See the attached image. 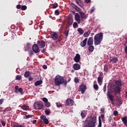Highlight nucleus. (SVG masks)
Returning a JSON list of instances; mask_svg holds the SVG:
<instances>
[{"label":"nucleus","mask_w":127,"mask_h":127,"mask_svg":"<svg viewBox=\"0 0 127 127\" xmlns=\"http://www.w3.org/2000/svg\"><path fill=\"white\" fill-rule=\"evenodd\" d=\"M18 91L19 92H20V93H21V92H22V88H19V89H18Z\"/></svg>","instance_id":"4d7b16f0"},{"label":"nucleus","mask_w":127,"mask_h":127,"mask_svg":"<svg viewBox=\"0 0 127 127\" xmlns=\"http://www.w3.org/2000/svg\"><path fill=\"white\" fill-rule=\"evenodd\" d=\"M74 82H75V83H79V79L77 78H75L74 79Z\"/></svg>","instance_id":"de8ad7c7"},{"label":"nucleus","mask_w":127,"mask_h":127,"mask_svg":"<svg viewBox=\"0 0 127 127\" xmlns=\"http://www.w3.org/2000/svg\"><path fill=\"white\" fill-rule=\"evenodd\" d=\"M114 116H118L119 115V112L117 111H115L113 113Z\"/></svg>","instance_id":"79ce46f5"},{"label":"nucleus","mask_w":127,"mask_h":127,"mask_svg":"<svg viewBox=\"0 0 127 127\" xmlns=\"http://www.w3.org/2000/svg\"><path fill=\"white\" fill-rule=\"evenodd\" d=\"M125 52H127V46L125 48Z\"/></svg>","instance_id":"0e129e2a"},{"label":"nucleus","mask_w":127,"mask_h":127,"mask_svg":"<svg viewBox=\"0 0 127 127\" xmlns=\"http://www.w3.org/2000/svg\"><path fill=\"white\" fill-rule=\"evenodd\" d=\"M80 59H81V56H80V54H76L74 58V61L75 62H76V63H78L80 62Z\"/></svg>","instance_id":"9b49d317"},{"label":"nucleus","mask_w":127,"mask_h":127,"mask_svg":"<svg viewBox=\"0 0 127 127\" xmlns=\"http://www.w3.org/2000/svg\"><path fill=\"white\" fill-rule=\"evenodd\" d=\"M68 24L69 25H72L73 24V19H70L68 21Z\"/></svg>","instance_id":"c9c22d12"},{"label":"nucleus","mask_w":127,"mask_h":127,"mask_svg":"<svg viewBox=\"0 0 127 127\" xmlns=\"http://www.w3.org/2000/svg\"><path fill=\"white\" fill-rule=\"evenodd\" d=\"M82 94H84L85 93V91L87 89V87L86 85L84 84H81L79 88Z\"/></svg>","instance_id":"f8f14e48"},{"label":"nucleus","mask_w":127,"mask_h":127,"mask_svg":"<svg viewBox=\"0 0 127 127\" xmlns=\"http://www.w3.org/2000/svg\"><path fill=\"white\" fill-rule=\"evenodd\" d=\"M43 69H47V65H44L43 66Z\"/></svg>","instance_id":"13d9d810"},{"label":"nucleus","mask_w":127,"mask_h":127,"mask_svg":"<svg viewBox=\"0 0 127 127\" xmlns=\"http://www.w3.org/2000/svg\"><path fill=\"white\" fill-rule=\"evenodd\" d=\"M2 103H3V99L0 100V105H2Z\"/></svg>","instance_id":"6e6d98bb"},{"label":"nucleus","mask_w":127,"mask_h":127,"mask_svg":"<svg viewBox=\"0 0 127 127\" xmlns=\"http://www.w3.org/2000/svg\"><path fill=\"white\" fill-rule=\"evenodd\" d=\"M20 7H21V5H20V4H18V5H17L16 8H17L18 9H19V8H20Z\"/></svg>","instance_id":"864d4df0"},{"label":"nucleus","mask_w":127,"mask_h":127,"mask_svg":"<svg viewBox=\"0 0 127 127\" xmlns=\"http://www.w3.org/2000/svg\"><path fill=\"white\" fill-rule=\"evenodd\" d=\"M43 102H44V103H47L48 102V99H47V98L44 97L43 98Z\"/></svg>","instance_id":"f704fd0d"},{"label":"nucleus","mask_w":127,"mask_h":127,"mask_svg":"<svg viewBox=\"0 0 127 127\" xmlns=\"http://www.w3.org/2000/svg\"><path fill=\"white\" fill-rule=\"evenodd\" d=\"M26 8H27V7H26V5H23L21 7L22 10H25V9H26Z\"/></svg>","instance_id":"58836bf2"},{"label":"nucleus","mask_w":127,"mask_h":127,"mask_svg":"<svg viewBox=\"0 0 127 127\" xmlns=\"http://www.w3.org/2000/svg\"><path fill=\"white\" fill-rule=\"evenodd\" d=\"M93 43H94V40L93 39V37L89 38L87 41V45H88V46L93 45Z\"/></svg>","instance_id":"4468645a"},{"label":"nucleus","mask_w":127,"mask_h":127,"mask_svg":"<svg viewBox=\"0 0 127 127\" xmlns=\"http://www.w3.org/2000/svg\"><path fill=\"white\" fill-rule=\"evenodd\" d=\"M64 34H65L66 37H68V34H69V30H66L64 32Z\"/></svg>","instance_id":"72a5a7b5"},{"label":"nucleus","mask_w":127,"mask_h":127,"mask_svg":"<svg viewBox=\"0 0 127 127\" xmlns=\"http://www.w3.org/2000/svg\"><path fill=\"white\" fill-rule=\"evenodd\" d=\"M76 2L80 6H82V5H83V2L81 0H76Z\"/></svg>","instance_id":"393cba45"},{"label":"nucleus","mask_w":127,"mask_h":127,"mask_svg":"<svg viewBox=\"0 0 127 127\" xmlns=\"http://www.w3.org/2000/svg\"><path fill=\"white\" fill-rule=\"evenodd\" d=\"M46 50L45 49H43V50H42L41 52L42 53H44V52H45Z\"/></svg>","instance_id":"e2e57ef3"},{"label":"nucleus","mask_w":127,"mask_h":127,"mask_svg":"<svg viewBox=\"0 0 127 127\" xmlns=\"http://www.w3.org/2000/svg\"><path fill=\"white\" fill-rule=\"evenodd\" d=\"M32 49L35 53H39V48H38V45L37 44H34L32 46Z\"/></svg>","instance_id":"6e6552de"},{"label":"nucleus","mask_w":127,"mask_h":127,"mask_svg":"<svg viewBox=\"0 0 127 127\" xmlns=\"http://www.w3.org/2000/svg\"><path fill=\"white\" fill-rule=\"evenodd\" d=\"M119 103H120L121 104H123V100H119Z\"/></svg>","instance_id":"680f3d73"},{"label":"nucleus","mask_w":127,"mask_h":127,"mask_svg":"<svg viewBox=\"0 0 127 127\" xmlns=\"http://www.w3.org/2000/svg\"><path fill=\"white\" fill-rule=\"evenodd\" d=\"M98 84L101 86L103 84V77H98L97 79Z\"/></svg>","instance_id":"412c9836"},{"label":"nucleus","mask_w":127,"mask_h":127,"mask_svg":"<svg viewBox=\"0 0 127 127\" xmlns=\"http://www.w3.org/2000/svg\"><path fill=\"white\" fill-rule=\"evenodd\" d=\"M88 40L87 38H85L83 41L80 43V46L81 47H85L87 44V41Z\"/></svg>","instance_id":"2eb2a0df"},{"label":"nucleus","mask_w":127,"mask_h":127,"mask_svg":"<svg viewBox=\"0 0 127 127\" xmlns=\"http://www.w3.org/2000/svg\"><path fill=\"white\" fill-rule=\"evenodd\" d=\"M34 107L35 110H42V109H43V105L38 103H35Z\"/></svg>","instance_id":"423d86ee"},{"label":"nucleus","mask_w":127,"mask_h":127,"mask_svg":"<svg viewBox=\"0 0 127 127\" xmlns=\"http://www.w3.org/2000/svg\"><path fill=\"white\" fill-rule=\"evenodd\" d=\"M73 68L74 69V70H80V69L81 68V66L80 65V64H75L73 65Z\"/></svg>","instance_id":"dca6fc26"},{"label":"nucleus","mask_w":127,"mask_h":127,"mask_svg":"<svg viewBox=\"0 0 127 127\" xmlns=\"http://www.w3.org/2000/svg\"><path fill=\"white\" fill-rule=\"evenodd\" d=\"M37 43L40 48H44L45 47V42L43 40L38 41Z\"/></svg>","instance_id":"9d476101"},{"label":"nucleus","mask_w":127,"mask_h":127,"mask_svg":"<svg viewBox=\"0 0 127 127\" xmlns=\"http://www.w3.org/2000/svg\"><path fill=\"white\" fill-rule=\"evenodd\" d=\"M22 109L24 110V111H27V110H28V106L24 105L22 107Z\"/></svg>","instance_id":"473e14b6"},{"label":"nucleus","mask_w":127,"mask_h":127,"mask_svg":"<svg viewBox=\"0 0 127 127\" xmlns=\"http://www.w3.org/2000/svg\"><path fill=\"white\" fill-rule=\"evenodd\" d=\"M93 11H95V7H93L91 9V12L92 13V12H93Z\"/></svg>","instance_id":"603ef678"},{"label":"nucleus","mask_w":127,"mask_h":127,"mask_svg":"<svg viewBox=\"0 0 127 127\" xmlns=\"http://www.w3.org/2000/svg\"><path fill=\"white\" fill-rule=\"evenodd\" d=\"M45 106L47 108H49V107H50V102H46L45 103Z\"/></svg>","instance_id":"4c0bfd02"},{"label":"nucleus","mask_w":127,"mask_h":127,"mask_svg":"<svg viewBox=\"0 0 127 127\" xmlns=\"http://www.w3.org/2000/svg\"><path fill=\"white\" fill-rule=\"evenodd\" d=\"M45 113L46 114V115H47V116H49V114H50V111L48 110H46L45 111Z\"/></svg>","instance_id":"a19ab883"},{"label":"nucleus","mask_w":127,"mask_h":127,"mask_svg":"<svg viewBox=\"0 0 127 127\" xmlns=\"http://www.w3.org/2000/svg\"><path fill=\"white\" fill-rule=\"evenodd\" d=\"M40 119H42L45 125H48V124H49V121L46 118V116L44 115L41 116Z\"/></svg>","instance_id":"1a4fd4ad"},{"label":"nucleus","mask_w":127,"mask_h":127,"mask_svg":"<svg viewBox=\"0 0 127 127\" xmlns=\"http://www.w3.org/2000/svg\"><path fill=\"white\" fill-rule=\"evenodd\" d=\"M51 37L54 40H57L58 39V34L56 32H53L51 33Z\"/></svg>","instance_id":"ddd939ff"},{"label":"nucleus","mask_w":127,"mask_h":127,"mask_svg":"<svg viewBox=\"0 0 127 127\" xmlns=\"http://www.w3.org/2000/svg\"><path fill=\"white\" fill-rule=\"evenodd\" d=\"M29 118H30V116H29V115H26L25 117H24V119H29Z\"/></svg>","instance_id":"5fc2aeb1"},{"label":"nucleus","mask_w":127,"mask_h":127,"mask_svg":"<svg viewBox=\"0 0 127 127\" xmlns=\"http://www.w3.org/2000/svg\"><path fill=\"white\" fill-rule=\"evenodd\" d=\"M67 84L64 80V77L61 75H57L55 78V84L56 86H60L62 84Z\"/></svg>","instance_id":"f03ea898"},{"label":"nucleus","mask_w":127,"mask_h":127,"mask_svg":"<svg viewBox=\"0 0 127 127\" xmlns=\"http://www.w3.org/2000/svg\"><path fill=\"white\" fill-rule=\"evenodd\" d=\"M116 86H118V87H122V82L120 81H116Z\"/></svg>","instance_id":"c756f323"},{"label":"nucleus","mask_w":127,"mask_h":127,"mask_svg":"<svg viewBox=\"0 0 127 127\" xmlns=\"http://www.w3.org/2000/svg\"><path fill=\"white\" fill-rule=\"evenodd\" d=\"M36 123V120H34L33 121V124H35Z\"/></svg>","instance_id":"774afa93"},{"label":"nucleus","mask_w":127,"mask_h":127,"mask_svg":"<svg viewBox=\"0 0 127 127\" xmlns=\"http://www.w3.org/2000/svg\"><path fill=\"white\" fill-rule=\"evenodd\" d=\"M103 40V33L97 34L94 36V45H100Z\"/></svg>","instance_id":"7ed1b4c3"},{"label":"nucleus","mask_w":127,"mask_h":127,"mask_svg":"<svg viewBox=\"0 0 127 127\" xmlns=\"http://www.w3.org/2000/svg\"><path fill=\"white\" fill-rule=\"evenodd\" d=\"M101 118L102 121H104V120H105V115L102 114L101 115Z\"/></svg>","instance_id":"09e8293b"},{"label":"nucleus","mask_w":127,"mask_h":127,"mask_svg":"<svg viewBox=\"0 0 127 127\" xmlns=\"http://www.w3.org/2000/svg\"><path fill=\"white\" fill-rule=\"evenodd\" d=\"M98 127H102V120H101L100 117H99V124L98 125Z\"/></svg>","instance_id":"7c9ffc66"},{"label":"nucleus","mask_w":127,"mask_h":127,"mask_svg":"<svg viewBox=\"0 0 127 127\" xmlns=\"http://www.w3.org/2000/svg\"><path fill=\"white\" fill-rule=\"evenodd\" d=\"M106 87H107V86H106V84H105V85L104 86V87H103V91H104V92H106Z\"/></svg>","instance_id":"3c124183"},{"label":"nucleus","mask_w":127,"mask_h":127,"mask_svg":"<svg viewBox=\"0 0 127 127\" xmlns=\"http://www.w3.org/2000/svg\"><path fill=\"white\" fill-rule=\"evenodd\" d=\"M101 113H104L105 112V109L103 108L100 110Z\"/></svg>","instance_id":"052dcab7"},{"label":"nucleus","mask_w":127,"mask_h":127,"mask_svg":"<svg viewBox=\"0 0 127 127\" xmlns=\"http://www.w3.org/2000/svg\"><path fill=\"white\" fill-rule=\"evenodd\" d=\"M121 120L124 125H126V124H127V117H124L121 118Z\"/></svg>","instance_id":"4be33fe9"},{"label":"nucleus","mask_w":127,"mask_h":127,"mask_svg":"<svg viewBox=\"0 0 127 127\" xmlns=\"http://www.w3.org/2000/svg\"><path fill=\"white\" fill-rule=\"evenodd\" d=\"M42 84V80H38L35 83V86H39Z\"/></svg>","instance_id":"5701e85b"},{"label":"nucleus","mask_w":127,"mask_h":127,"mask_svg":"<svg viewBox=\"0 0 127 127\" xmlns=\"http://www.w3.org/2000/svg\"><path fill=\"white\" fill-rule=\"evenodd\" d=\"M107 97L109 98V100L113 102L114 101V96L111 94L110 92L107 93Z\"/></svg>","instance_id":"a211bd4d"},{"label":"nucleus","mask_w":127,"mask_h":127,"mask_svg":"<svg viewBox=\"0 0 127 127\" xmlns=\"http://www.w3.org/2000/svg\"><path fill=\"white\" fill-rule=\"evenodd\" d=\"M65 104L66 106H73L74 105V100L68 98L66 100Z\"/></svg>","instance_id":"0eeeda50"},{"label":"nucleus","mask_w":127,"mask_h":127,"mask_svg":"<svg viewBox=\"0 0 127 127\" xmlns=\"http://www.w3.org/2000/svg\"><path fill=\"white\" fill-rule=\"evenodd\" d=\"M108 69L109 68L108 67V65H105L104 67V71H105V72H108Z\"/></svg>","instance_id":"2f4dec72"},{"label":"nucleus","mask_w":127,"mask_h":127,"mask_svg":"<svg viewBox=\"0 0 127 127\" xmlns=\"http://www.w3.org/2000/svg\"><path fill=\"white\" fill-rule=\"evenodd\" d=\"M97 119L95 117H92L89 120H85L84 126L85 127H96Z\"/></svg>","instance_id":"f257e3e1"},{"label":"nucleus","mask_w":127,"mask_h":127,"mask_svg":"<svg viewBox=\"0 0 127 127\" xmlns=\"http://www.w3.org/2000/svg\"><path fill=\"white\" fill-rule=\"evenodd\" d=\"M15 90H18V86H16L15 87Z\"/></svg>","instance_id":"69168bd1"},{"label":"nucleus","mask_w":127,"mask_h":127,"mask_svg":"<svg viewBox=\"0 0 127 127\" xmlns=\"http://www.w3.org/2000/svg\"><path fill=\"white\" fill-rule=\"evenodd\" d=\"M121 90V87L119 86L113 84L111 85L110 91L112 93H118V94H120Z\"/></svg>","instance_id":"20e7f679"},{"label":"nucleus","mask_w":127,"mask_h":127,"mask_svg":"<svg viewBox=\"0 0 127 127\" xmlns=\"http://www.w3.org/2000/svg\"><path fill=\"white\" fill-rule=\"evenodd\" d=\"M110 61L112 63H117L118 62V58H110Z\"/></svg>","instance_id":"aec40b11"},{"label":"nucleus","mask_w":127,"mask_h":127,"mask_svg":"<svg viewBox=\"0 0 127 127\" xmlns=\"http://www.w3.org/2000/svg\"><path fill=\"white\" fill-rule=\"evenodd\" d=\"M30 74H31V73H30V72H29V71H26V72H25V74H24V77H25V78H28V77H29Z\"/></svg>","instance_id":"a878e982"},{"label":"nucleus","mask_w":127,"mask_h":127,"mask_svg":"<svg viewBox=\"0 0 127 127\" xmlns=\"http://www.w3.org/2000/svg\"><path fill=\"white\" fill-rule=\"evenodd\" d=\"M80 16L82 18V19H86L87 17H88V16L85 14V13L83 12H81L80 13Z\"/></svg>","instance_id":"f3484780"},{"label":"nucleus","mask_w":127,"mask_h":127,"mask_svg":"<svg viewBox=\"0 0 127 127\" xmlns=\"http://www.w3.org/2000/svg\"><path fill=\"white\" fill-rule=\"evenodd\" d=\"M85 2L89 3V2H91V0H85Z\"/></svg>","instance_id":"bf43d9fd"},{"label":"nucleus","mask_w":127,"mask_h":127,"mask_svg":"<svg viewBox=\"0 0 127 127\" xmlns=\"http://www.w3.org/2000/svg\"><path fill=\"white\" fill-rule=\"evenodd\" d=\"M80 116L82 119H85V118H86V113L85 112V111H84V112H81Z\"/></svg>","instance_id":"bb28decb"},{"label":"nucleus","mask_w":127,"mask_h":127,"mask_svg":"<svg viewBox=\"0 0 127 127\" xmlns=\"http://www.w3.org/2000/svg\"><path fill=\"white\" fill-rule=\"evenodd\" d=\"M77 31L79 32V33L80 34H81V35H82V34H83L84 33V30L83 29H82V28H78Z\"/></svg>","instance_id":"cd10ccee"},{"label":"nucleus","mask_w":127,"mask_h":127,"mask_svg":"<svg viewBox=\"0 0 127 127\" xmlns=\"http://www.w3.org/2000/svg\"><path fill=\"white\" fill-rule=\"evenodd\" d=\"M88 50L89 52H93L94 51V47L92 45L89 46Z\"/></svg>","instance_id":"c85d7f7f"},{"label":"nucleus","mask_w":127,"mask_h":127,"mask_svg":"<svg viewBox=\"0 0 127 127\" xmlns=\"http://www.w3.org/2000/svg\"><path fill=\"white\" fill-rule=\"evenodd\" d=\"M28 80L29 81H33V77L31 76H29Z\"/></svg>","instance_id":"a18cd8bd"},{"label":"nucleus","mask_w":127,"mask_h":127,"mask_svg":"<svg viewBox=\"0 0 127 127\" xmlns=\"http://www.w3.org/2000/svg\"><path fill=\"white\" fill-rule=\"evenodd\" d=\"M74 18L75 21H77L78 24L81 23V21H83V19H81V16H80V15L78 13L75 14Z\"/></svg>","instance_id":"39448f33"},{"label":"nucleus","mask_w":127,"mask_h":127,"mask_svg":"<svg viewBox=\"0 0 127 127\" xmlns=\"http://www.w3.org/2000/svg\"><path fill=\"white\" fill-rule=\"evenodd\" d=\"M56 105H57V107H58V108H60V107H62V104L61 103H56Z\"/></svg>","instance_id":"ea45409f"},{"label":"nucleus","mask_w":127,"mask_h":127,"mask_svg":"<svg viewBox=\"0 0 127 127\" xmlns=\"http://www.w3.org/2000/svg\"><path fill=\"white\" fill-rule=\"evenodd\" d=\"M55 13L56 15H59V11H58V10H56L55 12Z\"/></svg>","instance_id":"c03bdc74"},{"label":"nucleus","mask_w":127,"mask_h":127,"mask_svg":"<svg viewBox=\"0 0 127 127\" xmlns=\"http://www.w3.org/2000/svg\"><path fill=\"white\" fill-rule=\"evenodd\" d=\"M96 83H97V81L95 80L94 81L93 88L95 91H98L99 90V85L96 84Z\"/></svg>","instance_id":"6ab92c4d"},{"label":"nucleus","mask_w":127,"mask_h":127,"mask_svg":"<svg viewBox=\"0 0 127 127\" xmlns=\"http://www.w3.org/2000/svg\"><path fill=\"white\" fill-rule=\"evenodd\" d=\"M16 80H20L21 79V76L20 75H17L16 77Z\"/></svg>","instance_id":"37998d69"},{"label":"nucleus","mask_w":127,"mask_h":127,"mask_svg":"<svg viewBox=\"0 0 127 127\" xmlns=\"http://www.w3.org/2000/svg\"><path fill=\"white\" fill-rule=\"evenodd\" d=\"M90 33H91V32H90V31L85 32L83 34L84 37H88V36H89L90 35Z\"/></svg>","instance_id":"b1692460"},{"label":"nucleus","mask_w":127,"mask_h":127,"mask_svg":"<svg viewBox=\"0 0 127 127\" xmlns=\"http://www.w3.org/2000/svg\"><path fill=\"white\" fill-rule=\"evenodd\" d=\"M98 77H100L101 78H103V72H99V76Z\"/></svg>","instance_id":"8fccbe9b"},{"label":"nucleus","mask_w":127,"mask_h":127,"mask_svg":"<svg viewBox=\"0 0 127 127\" xmlns=\"http://www.w3.org/2000/svg\"><path fill=\"white\" fill-rule=\"evenodd\" d=\"M56 7H57V5H55L53 6V8H56Z\"/></svg>","instance_id":"338daca9"},{"label":"nucleus","mask_w":127,"mask_h":127,"mask_svg":"<svg viewBox=\"0 0 127 127\" xmlns=\"http://www.w3.org/2000/svg\"><path fill=\"white\" fill-rule=\"evenodd\" d=\"M1 124L3 126V127H5L6 124L4 121H1Z\"/></svg>","instance_id":"49530a36"},{"label":"nucleus","mask_w":127,"mask_h":127,"mask_svg":"<svg viewBox=\"0 0 127 127\" xmlns=\"http://www.w3.org/2000/svg\"><path fill=\"white\" fill-rule=\"evenodd\" d=\"M77 26H78V23H77V22H74L73 24V27L74 28H76V27H77Z\"/></svg>","instance_id":"e433bc0d"}]
</instances>
